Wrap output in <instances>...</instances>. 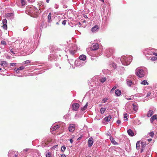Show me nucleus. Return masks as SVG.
Wrapping results in <instances>:
<instances>
[{
    "label": "nucleus",
    "mask_w": 157,
    "mask_h": 157,
    "mask_svg": "<svg viewBox=\"0 0 157 157\" xmlns=\"http://www.w3.org/2000/svg\"><path fill=\"white\" fill-rule=\"evenodd\" d=\"M98 29V25H95L92 28L91 30L93 32H95Z\"/></svg>",
    "instance_id": "4468645a"
},
{
    "label": "nucleus",
    "mask_w": 157,
    "mask_h": 157,
    "mask_svg": "<svg viewBox=\"0 0 157 157\" xmlns=\"http://www.w3.org/2000/svg\"><path fill=\"white\" fill-rule=\"evenodd\" d=\"M83 16L84 17H85V18H88V17L86 15L84 14V15H83Z\"/></svg>",
    "instance_id": "de8ad7c7"
},
{
    "label": "nucleus",
    "mask_w": 157,
    "mask_h": 157,
    "mask_svg": "<svg viewBox=\"0 0 157 157\" xmlns=\"http://www.w3.org/2000/svg\"><path fill=\"white\" fill-rule=\"evenodd\" d=\"M100 1H102V2H104V0H100Z\"/></svg>",
    "instance_id": "052dcab7"
},
{
    "label": "nucleus",
    "mask_w": 157,
    "mask_h": 157,
    "mask_svg": "<svg viewBox=\"0 0 157 157\" xmlns=\"http://www.w3.org/2000/svg\"><path fill=\"white\" fill-rule=\"evenodd\" d=\"M24 68V67L23 66H21L19 68H18L17 70H16V71L17 72V70H21L23 69Z\"/></svg>",
    "instance_id": "c756f323"
},
{
    "label": "nucleus",
    "mask_w": 157,
    "mask_h": 157,
    "mask_svg": "<svg viewBox=\"0 0 157 157\" xmlns=\"http://www.w3.org/2000/svg\"><path fill=\"white\" fill-rule=\"evenodd\" d=\"M48 142H45V144H48Z\"/></svg>",
    "instance_id": "680f3d73"
},
{
    "label": "nucleus",
    "mask_w": 157,
    "mask_h": 157,
    "mask_svg": "<svg viewBox=\"0 0 157 157\" xmlns=\"http://www.w3.org/2000/svg\"><path fill=\"white\" fill-rule=\"evenodd\" d=\"M67 6H65V5H64L63 8H66Z\"/></svg>",
    "instance_id": "4d7b16f0"
},
{
    "label": "nucleus",
    "mask_w": 157,
    "mask_h": 157,
    "mask_svg": "<svg viewBox=\"0 0 157 157\" xmlns=\"http://www.w3.org/2000/svg\"><path fill=\"white\" fill-rule=\"evenodd\" d=\"M106 80V78L105 77L102 78L100 79V81L102 82L103 83L105 82Z\"/></svg>",
    "instance_id": "5701e85b"
},
{
    "label": "nucleus",
    "mask_w": 157,
    "mask_h": 157,
    "mask_svg": "<svg viewBox=\"0 0 157 157\" xmlns=\"http://www.w3.org/2000/svg\"><path fill=\"white\" fill-rule=\"evenodd\" d=\"M93 139L92 137L90 138L88 141V146L89 147H91L93 144Z\"/></svg>",
    "instance_id": "423d86ee"
},
{
    "label": "nucleus",
    "mask_w": 157,
    "mask_h": 157,
    "mask_svg": "<svg viewBox=\"0 0 157 157\" xmlns=\"http://www.w3.org/2000/svg\"><path fill=\"white\" fill-rule=\"evenodd\" d=\"M132 105L133 106V109L134 111H136L138 109V107L136 105L134 104H132Z\"/></svg>",
    "instance_id": "6ab92c4d"
},
{
    "label": "nucleus",
    "mask_w": 157,
    "mask_h": 157,
    "mask_svg": "<svg viewBox=\"0 0 157 157\" xmlns=\"http://www.w3.org/2000/svg\"><path fill=\"white\" fill-rule=\"evenodd\" d=\"M10 66H16V64L15 63H10Z\"/></svg>",
    "instance_id": "58836bf2"
},
{
    "label": "nucleus",
    "mask_w": 157,
    "mask_h": 157,
    "mask_svg": "<svg viewBox=\"0 0 157 157\" xmlns=\"http://www.w3.org/2000/svg\"><path fill=\"white\" fill-rule=\"evenodd\" d=\"M58 145H57L54 146L53 148H56L58 146Z\"/></svg>",
    "instance_id": "3c124183"
},
{
    "label": "nucleus",
    "mask_w": 157,
    "mask_h": 157,
    "mask_svg": "<svg viewBox=\"0 0 157 157\" xmlns=\"http://www.w3.org/2000/svg\"><path fill=\"white\" fill-rule=\"evenodd\" d=\"M136 75L140 78H142L144 75V73L142 69H137L136 72Z\"/></svg>",
    "instance_id": "f03ea898"
},
{
    "label": "nucleus",
    "mask_w": 157,
    "mask_h": 157,
    "mask_svg": "<svg viewBox=\"0 0 157 157\" xmlns=\"http://www.w3.org/2000/svg\"><path fill=\"white\" fill-rule=\"evenodd\" d=\"M13 14L12 13H9L6 14V17L7 18L9 17H11L12 15H13Z\"/></svg>",
    "instance_id": "7c9ffc66"
},
{
    "label": "nucleus",
    "mask_w": 157,
    "mask_h": 157,
    "mask_svg": "<svg viewBox=\"0 0 157 157\" xmlns=\"http://www.w3.org/2000/svg\"><path fill=\"white\" fill-rule=\"evenodd\" d=\"M24 151H27V149H25L24 150Z\"/></svg>",
    "instance_id": "0e129e2a"
},
{
    "label": "nucleus",
    "mask_w": 157,
    "mask_h": 157,
    "mask_svg": "<svg viewBox=\"0 0 157 157\" xmlns=\"http://www.w3.org/2000/svg\"><path fill=\"white\" fill-rule=\"evenodd\" d=\"M153 54L154 55H155L156 56H157V54H156V53H154Z\"/></svg>",
    "instance_id": "603ef678"
},
{
    "label": "nucleus",
    "mask_w": 157,
    "mask_h": 157,
    "mask_svg": "<svg viewBox=\"0 0 157 157\" xmlns=\"http://www.w3.org/2000/svg\"><path fill=\"white\" fill-rule=\"evenodd\" d=\"M68 0H61V3L63 4H65Z\"/></svg>",
    "instance_id": "e433bc0d"
},
{
    "label": "nucleus",
    "mask_w": 157,
    "mask_h": 157,
    "mask_svg": "<svg viewBox=\"0 0 157 157\" xmlns=\"http://www.w3.org/2000/svg\"><path fill=\"white\" fill-rule=\"evenodd\" d=\"M51 141V140H50L49 141V142H50Z\"/></svg>",
    "instance_id": "774afa93"
},
{
    "label": "nucleus",
    "mask_w": 157,
    "mask_h": 157,
    "mask_svg": "<svg viewBox=\"0 0 157 157\" xmlns=\"http://www.w3.org/2000/svg\"><path fill=\"white\" fill-rule=\"evenodd\" d=\"M73 110L75 111H77L79 108V105L78 103H74L72 105Z\"/></svg>",
    "instance_id": "39448f33"
},
{
    "label": "nucleus",
    "mask_w": 157,
    "mask_h": 157,
    "mask_svg": "<svg viewBox=\"0 0 157 157\" xmlns=\"http://www.w3.org/2000/svg\"><path fill=\"white\" fill-rule=\"evenodd\" d=\"M141 84L144 85H145L146 84L148 85V82L146 80H144L142 81L141 82Z\"/></svg>",
    "instance_id": "393cba45"
},
{
    "label": "nucleus",
    "mask_w": 157,
    "mask_h": 157,
    "mask_svg": "<svg viewBox=\"0 0 157 157\" xmlns=\"http://www.w3.org/2000/svg\"><path fill=\"white\" fill-rule=\"evenodd\" d=\"M86 56L84 55H82L79 57V59L83 61L85 60L86 59Z\"/></svg>",
    "instance_id": "f8f14e48"
},
{
    "label": "nucleus",
    "mask_w": 157,
    "mask_h": 157,
    "mask_svg": "<svg viewBox=\"0 0 157 157\" xmlns=\"http://www.w3.org/2000/svg\"><path fill=\"white\" fill-rule=\"evenodd\" d=\"M154 114V112L153 111L151 110H149L147 113V116L150 117H151Z\"/></svg>",
    "instance_id": "dca6fc26"
},
{
    "label": "nucleus",
    "mask_w": 157,
    "mask_h": 157,
    "mask_svg": "<svg viewBox=\"0 0 157 157\" xmlns=\"http://www.w3.org/2000/svg\"><path fill=\"white\" fill-rule=\"evenodd\" d=\"M127 132L129 136H134L133 132L130 129H129L127 131Z\"/></svg>",
    "instance_id": "9d476101"
},
{
    "label": "nucleus",
    "mask_w": 157,
    "mask_h": 157,
    "mask_svg": "<svg viewBox=\"0 0 157 157\" xmlns=\"http://www.w3.org/2000/svg\"><path fill=\"white\" fill-rule=\"evenodd\" d=\"M28 14L31 16L35 17L37 15V10L35 9L33 6H28L26 8Z\"/></svg>",
    "instance_id": "f257e3e1"
},
{
    "label": "nucleus",
    "mask_w": 157,
    "mask_h": 157,
    "mask_svg": "<svg viewBox=\"0 0 157 157\" xmlns=\"http://www.w3.org/2000/svg\"><path fill=\"white\" fill-rule=\"evenodd\" d=\"M88 103L87 102L86 105L83 107L81 108V110L82 111H84L86 109L88 105Z\"/></svg>",
    "instance_id": "412c9836"
},
{
    "label": "nucleus",
    "mask_w": 157,
    "mask_h": 157,
    "mask_svg": "<svg viewBox=\"0 0 157 157\" xmlns=\"http://www.w3.org/2000/svg\"><path fill=\"white\" fill-rule=\"evenodd\" d=\"M140 142L138 141L136 144V149L138 150L139 149H140Z\"/></svg>",
    "instance_id": "a878e982"
},
{
    "label": "nucleus",
    "mask_w": 157,
    "mask_h": 157,
    "mask_svg": "<svg viewBox=\"0 0 157 157\" xmlns=\"http://www.w3.org/2000/svg\"><path fill=\"white\" fill-rule=\"evenodd\" d=\"M151 95V93L150 92H148L147 94V97H148L149 96H150V95Z\"/></svg>",
    "instance_id": "c03bdc74"
},
{
    "label": "nucleus",
    "mask_w": 157,
    "mask_h": 157,
    "mask_svg": "<svg viewBox=\"0 0 157 157\" xmlns=\"http://www.w3.org/2000/svg\"><path fill=\"white\" fill-rule=\"evenodd\" d=\"M147 140L148 142H151L152 140V139L150 138L148 139Z\"/></svg>",
    "instance_id": "8fccbe9b"
},
{
    "label": "nucleus",
    "mask_w": 157,
    "mask_h": 157,
    "mask_svg": "<svg viewBox=\"0 0 157 157\" xmlns=\"http://www.w3.org/2000/svg\"><path fill=\"white\" fill-rule=\"evenodd\" d=\"M105 108H101L100 109V112L101 114H103L106 110Z\"/></svg>",
    "instance_id": "4be33fe9"
},
{
    "label": "nucleus",
    "mask_w": 157,
    "mask_h": 157,
    "mask_svg": "<svg viewBox=\"0 0 157 157\" xmlns=\"http://www.w3.org/2000/svg\"><path fill=\"white\" fill-rule=\"evenodd\" d=\"M10 51L12 52V53H14L13 52V51L12 50V49H10Z\"/></svg>",
    "instance_id": "864d4df0"
},
{
    "label": "nucleus",
    "mask_w": 157,
    "mask_h": 157,
    "mask_svg": "<svg viewBox=\"0 0 157 157\" xmlns=\"http://www.w3.org/2000/svg\"><path fill=\"white\" fill-rule=\"evenodd\" d=\"M68 129L70 132H73L75 129V125L73 124H71L68 128Z\"/></svg>",
    "instance_id": "7ed1b4c3"
},
{
    "label": "nucleus",
    "mask_w": 157,
    "mask_h": 157,
    "mask_svg": "<svg viewBox=\"0 0 157 157\" xmlns=\"http://www.w3.org/2000/svg\"><path fill=\"white\" fill-rule=\"evenodd\" d=\"M110 140L111 141V142L114 145H117L118 144V143H117L114 139L112 137H110Z\"/></svg>",
    "instance_id": "9b49d317"
},
{
    "label": "nucleus",
    "mask_w": 157,
    "mask_h": 157,
    "mask_svg": "<svg viewBox=\"0 0 157 157\" xmlns=\"http://www.w3.org/2000/svg\"><path fill=\"white\" fill-rule=\"evenodd\" d=\"M22 6H24L26 4V1L25 0H20Z\"/></svg>",
    "instance_id": "bb28decb"
},
{
    "label": "nucleus",
    "mask_w": 157,
    "mask_h": 157,
    "mask_svg": "<svg viewBox=\"0 0 157 157\" xmlns=\"http://www.w3.org/2000/svg\"><path fill=\"white\" fill-rule=\"evenodd\" d=\"M83 23H85L86 22L85 20H84L82 21Z\"/></svg>",
    "instance_id": "5fc2aeb1"
},
{
    "label": "nucleus",
    "mask_w": 157,
    "mask_h": 157,
    "mask_svg": "<svg viewBox=\"0 0 157 157\" xmlns=\"http://www.w3.org/2000/svg\"><path fill=\"white\" fill-rule=\"evenodd\" d=\"M66 21L65 20H64L62 22V24L64 25H65V24H66Z\"/></svg>",
    "instance_id": "37998d69"
},
{
    "label": "nucleus",
    "mask_w": 157,
    "mask_h": 157,
    "mask_svg": "<svg viewBox=\"0 0 157 157\" xmlns=\"http://www.w3.org/2000/svg\"><path fill=\"white\" fill-rule=\"evenodd\" d=\"M0 64L4 67H6L7 66L6 62L5 61H1Z\"/></svg>",
    "instance_id": "ddd939ff"
},
{
    "label": "nucleus",
    "mask_w": 157,
    "mask_h": 157,
    "mask_svg": "<svg viewBox=\"0 0 157 157\" xmlns=\"http://www.w3.org/2000/svg\"><path fill=\"white\" fill-rule=\"evenodd\" d=\"M56 24H57V25H59V23L58 22H57L56 23Z\"/></svg>",
    "instance_id": "69168bd1"
},
{
    "label": "nucleus",
    "mask_w": 157,
    "mask_h": 157,
    "mask_svg": "<svg viewBox=\"0 0 157 157\" xmlns=\"http://www.w3.org/2000/svg\"><path fill=\"white\" fill-rule=\"evenodd\" d=\"M7 23V21L6 19H4L2 20L3 24H6Z\"/></svg>",
    "instance_id": "72a5a7b5"
},
{
    "label": "nucleus",
    "mask_w": 157,
    "mask_h": 157,
    "mask_svg": "<svg viewBox=\"0 0 157 157\" xmlns=\"http://www.w3.org/2000/svg\"><path fill=\"white\" fill-rule=\"evenodd\" d=\"M127 99L128 100H131V98H130L129 99Z\"/></svg>",
    "instance_id": "bf43d9fd"
},
{
    "label": "nucleus",
    "mask_w": 157,
    "mask_h": 157,
    "mask_svg": "<svg viewBox=\"0 0 157 157\" xmlns=\"http://www.w3.org/2000/svg\"><path fill=\"white\" fill-rule=\"evenodd\" d=\"M124 118H126L127 117V115H128L127 114V113H124Z\"/></svg>",
    "instance_id": "79ce46f5"
},
{
    "label": "nucleus",
    "mask_w": 157,
    "mask_h": 157,
    "mask_svg": "<svg viewBox=\"0 0 157 157\" xmlns=\"http://www.w3.org/2000/svg\"><path fill=\"white\" fill-rule=\"evenodd\" d=\"M157 57L155 56H153L151 57V60L152 61H155L157 59Z\"/></svg>",
    "instance_id": "f704fd0d"
},
{
    "label": "nucleus",
    "mask_w": 157,
    "mask_h": 157,
    "mask_svg": "<svg viewBox=\"0 0 157 157\" xmlns=\"http://www.w3.org/2000/svg\"><path fill=\"white\" fill-rule=\"evenodd\" d=\"M46 157H52L51 154L49 152H48L46 154Z\"/></svg>",
    "instance_id": "c85d7f7f"
},
{
    "label": "nucleus",
    "mask_w": 157,
    "mask_h": 157,
    "mask_svg": "<svg viewBox=\"0 0 157 157\" xmlns=\"http://www.w3.org/2000/svg\"><path fill=\"white\" fill-rule=\"evenodd\" d=\"M156 120L157 121V115L155 114L151 117L150 119V121L151 123H153V121Z\"/></svg>",
    "instance_id": "0eeeda50"
},
{
    "label": "nucleus",
    "mask_w": 157,
    "mask_h": 157,
    "mask_svg": "<svg viewBox=\"0 0 157 157\" xmlns=\"http://www.w3.org/2000/svg\"><path fill=\"white\" fill-rule=\"evenodd\" d=\"M149 135L152 137H153L154 136V134L153 132H151L149 133Z\"/></svg>",
    "instance_id": "473e14b6"
},
{
    "label": "nucleus",
    "mask_w": 157,
    "mask_h": 157,
    "mask_svg": "<svg viewBox=\"0 0 157 157\" xmlns=\"http://www.w3.org/2000/svg\"><path fill=\"white\" fill-rule=\"evenodd\" d=\"M117 123L118 124H120L121 123V121L120 120H118L117 121Z\"/></svg>",
    "instance_id": "a18cd8bd"
},
{
    "label": "nucleus",
    "mask_w": 157,
    "mask_h": 157,
    "mask_svg": "<svg viewBox=\"0 0 157 157\" xmlns=\"http://www.w3.org/2000/svg\"><path fill=\"white\" fill-rule=\"evenodd\" d=\"M81 137H79L78 138V140H80V139H81Z\"/></svg>",
    "instance_id": "13d9d810"
},
{
    "label": "nucleus",
    "mask_w": 157,
    "mask_h": 157,
    "mask_svg": "<svg viewBox=\"0 0 157 157\" xmlns=\"http://www.w3.org/2000/svg\"><path fill=\"white\" fill-rule=\"evenodd\" d=\"M121 61L122 63H124V62H125L127 60V59L125 56H122L121 58Z\"/></svg>",
    "instance_id": "f3484780"
},
{
    "label": "nucleus",
    "mask_w": 157,
    "mask_h": 157,
    "mask_svg": "<svg viewBox=\"0 0 157 157\" xmlns=\"http://www.w3.org/2000/svg\"><path fill=\"white\" fill-rule=\"evenodd\" d=\"M86 157H91L90 156L88 155L86 156Z\"/></svg>",
    "instance_id": "e2e57ef3"
},
{
    "label": "nucleus",
    "mask_w": 157,
    "mask_h": 157,
    "mask_svg": "<svg viewBox=\"0 0 157 157\" xmlns=\"http://www.w3.org/2000/svg\"><path fill=\"white\" fill-rule=\"evenodd\" d=\"M51 16H52V14H51V13H49L48 16V22H50L51 21Z\"/></svg>",
    "instance_id": "b1692460"
},
{
    "label": "nucleus",
    "mask_w": 157,
    "mask_h": 157,
    "mask_svg": "<svg viewBox=\"0 0 157 157\" xmlns=\"http://www.w3.org/2000/svg\"><path fill=\"white\" fill-rule=\"evenodd\" d=\"M117 88V87L115 86H114L111 90V92L113 91L114 90H115Z\"/></svg>",
    "instance_id": "ea45409f"
},
{
    "label": "nucleus",
    "mask_w": 157,
    "mask_h": 157,
    "mask_svg": "<svg viewBox=\"0 0 157 157\" xmlns=\"http://www.w3.org/2000/svg\"><path fill=\"white\" fill-rule=\"evenodd\" d=\"M66 149V147L65 146H63L61 147V151L63 152Z\"/></svg>",
    "instance_id": "2f4dec72"
},
{
    "label": "nucleus",
    "mask_w": 157,
    "mask_h": 157,
    "mask_svg": "<svg viewBox=\"0 0 157 157\" xmlns=\"http://www.w3.org/2000/svg\"><path fill=\"white\" fill-rule=\"evenodd\" d=\"M24 62L25 64L29 63H30V61H29V60H27L25 61Z\"/></svg>",
    "instance_id": "a19ab883"
},
{
    "label": "nucleus",
    "mask_w": 157,
    "mask_h": 157,
    "mask_svg": "<svg viewBox=\"0 0 157 157\" xmlns=\"http://www.w3.org/2000/svg\"><path fill=\"white\" fill-rule=\"evenodd\" d=\"M2 68H0V71L1 70Z\"/></svg>",
    "instance_id": "338daca9"
},
{
    "label": "nucleus",
    "mask_w": 157,
    "mask_h": 157,
    "mask_svg": "<svg viewBox=\"0 0 157 157\" xmlns=\"http://www.w3.org/2000/svg\"><path fill=\"white\" fill-rule=\"evenodd\" d=\"M18 153L17 151H13L12 155H13V157H17Z\"/></svg>",
    "instance_id": "a211bd4d"
},
{
    "label": "nucleus",
    "mask_w": 157,
    "mask_h": 157,
    "mask_svg": "<svg viewBox=\"0 0 157 157\" xmlns=\"http://www.w3.org/2000/svg\"><path fill=\"white\" fill-rule=\"evenodd\" d=\"M2 26L4 30H6L7 29V26L6 24H3Z\"/></svg>",
    "instance_id": "cd10ccee"
},
{
    "label": "nucleus",
    "mask_w": 157,
    "mask_h": 157,
    "mask_svg": "<svg viewBox=\"0 0 157 157\" xmlns=\"http://www.w3.org/2000/svg\"><path fill=\"white\" fill-rule=\"evenodd\" d=\"M107 100L108 98H104L102 100L103 102L105 103L107 101Z\"/></svg>",
    "instance_id": "4c0bfd02"
},
{
    "label": "nucleus",
    "mask_w": 157,
    "mask_h": 157,
    "mask_svg": "<svg viewBox=\"0 0 157 157\" xmlns=\"http://www.w3.org/2000/svg\"><path fill=\"white\" fill-rule=\"evenodd\" d=\"M49 2V0H46V2L47 3H48Z\"/></svg>",
    "instance_id": "6e6d98bb"
},
{
    "label": "nucleus",
    "mask_w": 157,
    "mask_h": 157,
    "mask_svg": "<svg viewBox=\"0 0 157 157\" xmlns=\"http://www.w3.org/2000/svg\"><path fill=\"white\" fill-rule=\"evenodd\" d=\"M70 142H71V144L73 142V140L72 139H70Z\"/></svg>",
    "instance_id": "49530a36"
},
{
    "label": "nucleus",
    "mask_w": 157,
    "mask_h": 157,
    "mask_svg": "<svg viewBox=\"0 0 157 157\" xmlns=\"http://www.w3.org/2000/svg\"><path fill=\"white\" fill-rule=\"evenodd\" d=\"M59 128V126L58 125H56L53 127L51 130L52 131H54L56 130L57 129H58Z\"/></svg>",
    "instance_id": "2eb2a0df"
},
{
    "label": "nucleus",
    "mask_w": 157,
    "mask_h": 157,
    "mask_svg": "<svg viewBox=\"0 0 157 157\" xmlns=\"http://www.w3.org/2000/svg\"><path fill=\"white\" fill-rule=\"evenodd\" d=\"M111 118V117L110 115H109L108 116L105 117L104 118V120L105 122H108L110 121Z\"/></svg>",
    "instance_id": "1a4fd4ad"
},
{
    "label": "nucleus",
    "mask_w": 157,
    "mask_h": 157,
    "mask_svg": "<svg viewBox=\"0 0 157 157\" xmlns=\"http://www.w3.org/2000/svg\"><path fill=\"white\" fill-rule=\"evenodd\" d=\"M115 94L117 96H119L121 94V91L119 89L116 90L115 91Z\"/></svg>",
    "instance_id": "6e6552de"
},
{
    "label": "nucleus",
    "mask_w": 157,
    "mask_h": 157,
    "mask_svg": "<svg viewBox=\"0 0 157 157\" xmlns=\"http://www.w3.org/2000/svg\"><path fill=\"white\" fill-rule=\"evenodd\" d=\"M61 157H66L65 155H61Z\"/></svg>",
    "instance_id": "09e8293b"
},
{
    "label": "nucleus",
    "mask_w": 157,
    "mask_h": 157,
    "mask_svg": "<svg viewBox=\"0 0 157 157\" xmlns=\"http://www.w3.org/2000/svg\"><path fill=\"white\" fill-rule=\"evenodd\" d=\"M1 43L2 45H6V42L3 40L1 41Z\"/></svg>",
    "instance_id": "c9c22d12"
},
{
    "label": "nucleus",
    "mask_w": 157,
    "mask_h": 157,
    "mask_svg": "<svg viewBox=\"0 0 157 157\" xmlns=\"http://www.w3.org/2000/svg\"><path fill=\"white\" fill-rule=\"evenodd\" d=\"M99 46L98 44H94L90 48L93 50H96L98 49Z\"/></svg>",
    "instance_id": "20e7f679"
},
{
    "label": "nucleus",
    "mask_w": 157,
    "mask_h": 157,
    "mask_svg": "<svg viewBox=\"0 0 157 157\" xmlns=\"http://www.w3.org/2000/svg\"><path fill=\"white\" fill-rule=\"evenodd\" d=\"M127 83L128 86H131V85L132 84V81L129 80H127Z\"/></svg>",
    "instance_id": "aec40b11"
}]
</instances>
